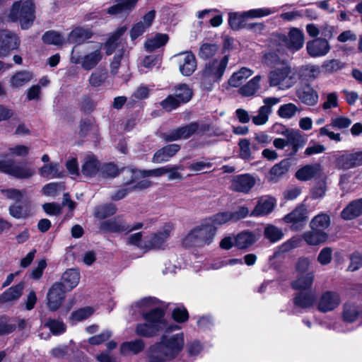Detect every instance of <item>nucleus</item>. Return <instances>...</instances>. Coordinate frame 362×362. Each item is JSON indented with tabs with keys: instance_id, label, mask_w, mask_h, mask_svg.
I'll return each instance as SVG.
<instances>
[{
	"instance_id": "obj_1",
	"label": "nucleus",
	"mask_w": 362,
	"mask_h": 362,
	"mask_svg": "<svg viewBox=\"0 0 362 362\" xmlns=\"http://www.w3.org/2000/svg\"><path fill=\"white\" fill-rule=\"evenodd\" d=\"M35 6L32 0L16 1L12 4L6 21L19 23L22 29L26 30L32 26L35 19Z\"/></svg>"
},
{
	"instance_id": "obj_2",
	"label": "nucleus",
	"mask_w": 362,
	"mask_h": 362,
	"mask_svg": "<svg viewBox=\"0 0 362 362\" xmlns=\"http://www.w3.org/2000/svg\"><path fill=\"white\" fill-rule=\"evenodd\" d=\"M142 317L145 322L138 324L135 329L136 334L140 337H151L167 328L164 311L160 308L153 309L148 313L142 312Z\"/></svg>"
},
{
	"instance_id": "obj_3",
	"label": "nucleus",
	"mask_w": 362,
	"mask_h": 362,
	"mask_svg": "<svg viewBox=\"0 0 362 362\" xmlns=\"http://www.w3.org/2000/svg\"><path fill=\"white\" fill-rule=\"evenodd\" d=\"M153 351H159L162 356L167 359L175 358L184 346L182 333L168 335L165 333L162 335L160 341L152 346Z\"/></svg>"
},
{
	"instance_id": "obj_4",
	"label": "nucleus",
	"mask_w": 362,
	"mask_h": 362,
	"mask_svg": "<svg viewBox=\"0 0 362 362\" xmlns=\"http://www.w3.org/2000/svg\"><path fill=\"white\" fill-rule=\"evenodd\" d=\"M216 233V228L204 220L199 226L192 229L184 238L183 244L187 247H202L212 242Z\"/></svg>"
},
{
	"instance_id": "obj_5",
	"label": "nucleus",
	"mask_w": 362,
	"mask_h": 362,
	"mask_svg": "<svg viewBox=\"0 0 362 362\" xmlns=\"http://www.w3.org/2000/svg\"><path fill=\"white\" fill-rule=\"evenodd\" d=\"M228 60V57L226 55L221 59H216L206 64L201 77L202 84L205 88L210 89L214 83L222 78Z\"/></svg>"
},
{
	"instance_id": "obj_6",
	"label": "nucleus",
	"mask_w": 362,
	"mask_h": 362,
	"mask_svg": "<svg viewBox=\"0 0 362 362\" xmlns=\"http://www.w3.org/2000/svg\"><path fill=\"white\" fill-rule=\"evenodd\" d=\"M268 81L271 87L281 90L289 89L294 84L290 65L283 63L279 66L274 67L268 74Z\"/></svg>"
},
{
	"instance_id": "obj_7",
	"label": "nucleus",
	"mask_w": 362,
	"mask_h": 362,
	"mask_svg": "<svg viewBox=\"0 0 362 362\" xmlns=\"http://www.w3.org/2000/svg\"><path fill=\"white\" fill-rule=\"evenodd\" d=\"M209 130V126H199L197 122H192L187 125L174 129L163 134L165 141H173L179 139H186L195 133H204Z\"/></svg>"
},
{
	"instance_id": "obj_8",
	"label": "nucleus",
	"mask_w": 362,
	"mask_h": 362,
	"mask_svg": "<svg viewBox=\"0 0 362 362\" xmlns=\"http://www.w3.org/2000/svg\"><path fill=\"white\" fill-rule=\"evenodd\" d=\"M75 47L72 49L70 61L71 63L78 64H80L84 70H91L94 69L103 58V53L101 48L99 45L94 47V49L83 57H81L75 52Z\"/></svg>"
},
{
	"instance_id": "obj_9",
	"label": "nucleus",
	"mask_w": 362,
	"mask_h": 362,
	"mask_svg": "<svg viewBox=\"0 0 362 362\" xmlns=\"http://www.w3.org/2000/svg\"><path fill=\"white\" fill-rule=\"evenodd\" d=\"M352 122L351 119L347 117L340 116L332 117L330 123L327 124L319 129V136H327L330 140L339 142L341 141V137L339 133H335L331 130L332 128L342 130L348 128Z\"/></svg>"
},
{
	"instance_id": "obj_10",
	"label": "nucleus",
	"mask_w": 362,
	"mask_h": 362,
	"mask_svg": "<svg viewBox=\"0 0 362 362\" xmlns=\"http://www.w3.org/2000/svg\"><path fill=\"white\" fill-rule=\"evenodd\" d=\"M0 170L19 179H27L35 174V169L23 163H16L13 160H1Z\"/></svg>"
},
{
	"instance_id": "obj_11",
	"label": "nucleus",
	"mask_w": 362,
	"mask_h": 362,
	"mask_svg": "<svg viewBox=\"0 0 362 362\" xmlns=\"http://www.w3.org/2000/svg\"><path fill=\"white\" fill-rule=\"evenodd\" d=\"M143 223H137L133 226L129 225L121 217H116L103 221L100 229L107 233L131 232L142 228Z\"/></svg>"
},
{
	"instance_id": "obj_12",
	"label": "nucleus",
	"mask_w": 362,
	"mask_h": 362,
	"mask_svg": "<svg viewBox=\"0 0 362 362\" xmlns=\"http://www.w3.org/2000/svg\"><path fill=\"white\" fill-rule=\"evenodd\" d=\"M173 228L172 223H166L160 230L153 233L147 240V250H165Z\"/></svg>"
},
{
	"instance_id": "obj_13",
	"label": "nucleus",
	"mask_w": 362,
	"mask_h": 362,
	"mask_svg": "<svg viewBox=\"0 0 362 362\" xmlns=\"http://www.w3.org/2000/svg\"><path fill=\"white\" fill-rule=\"evenodd\" d=\"M308 209L305 205H299L294 210L286 214L283 221L286 223L291 224L292 230L298 231L302 230L308 221Z\"/></svg>"
},
{
	"instance_id": "obj_14",
	"label": "nucleus",
	"mask_w": 362,
	"mask_h": 362,
	"mask_svg": "<svg viewBox=\"0 0 362 362\" xmlns=\"http://www.w3.org/2000/svg\"><path fill=\"white\" fill-rule=\"evenodd\" d=\"M279 40L291 52L300 50L304 45L305 36L303 32L297 28H292L288 35H281Z\"/></svg>"
},
{
	"instance_id": "obj_15",
	"label": "nucleus",
	"mask_w": 362,
	"mask_h": 362,
	"mask_svg": "<svg viewBox=\"0 0 362 362\" xmlns=\"http://www.w3.org/2000/svg\"><path fill=\"white\" fill-rule=\"evenodd\" d=\"M280 102V98L268 97L263 100L264 105L257 110V115L252 116V122L255 125L262 126L269 120V116L272 112V107Z\"/></svg>"
},
{
	"instance_id": "obj_16",
	"label": "nucleus",
	"mask_w": 362,
	"mask_h": 362,
	"mask_svg": "<svg viewBox=\"0 0 362 362\" xmlns=\"http://www.w3.org/2000/svg\"><path fill=\"white\" fill-rule=\"evenodd\" d=\"M20 40L18 36L8 30H0V57L8 56L11 51L18 49Z\"/></svg>"
},
{
	"instance_id": "obj_17",
	"label": "nucleus",
	"mask_w": 362,
	"mask_h": 362,
	"mask_svg": "<svg viewBox=\"0 0 362 362\" xmlns=\"http://www.w3.org/2000/svg\"><path fill=\"white\" fill-rule=\"evenodd\" d=\"M66 291L63 288V285L58 282L52 286L47 295V306L51 311H55L59 308Z\"/></svg>"
},
{
	"instance_id": "obj_18",
	"label": "nucleus",
	"mask_w": 362,
	"mask_h": 362,
	"mask_svg": "<svg viewBox=\"0 0 362 362\" xmlns=\"http://www.w3.org/2000/svg\"><path fill=\"white\" fill-rule=\"evenodd\" d=\"M175 57L179 64L180 71L182 75L189 76L196 70V58L191 52L179 53L176 54Z\"/></svg>"
},
{
	"instance_id": "obj_19",
	"label": "nucleus",
	"mask_w": 362,
	"mask_h": 362,
	"mask_svg": "<svg viewBox=\"0 0 362 362\" xmlns=\"http://www.w3.org/2000/svg\"><path fill=\"white\" fill-rule=\"evenodd\" d=\"M330 45L329 42L322 37H317L310 40L306 43V50L311 57H324L330 51Z\"/></svg>"
},
{
	"instance_id": "obj_20",
	"label": "nucleus",
	"mask_w": 362,
	"mask_h": 362,
	"mask_svg": "<svg viewBox=\"0 0 362 362\" xmlns=\"http://www.w3.org/2000/svg\"><path fill=\"white\" fill-rule=\"evenodd\" d=\"M255 179L250 175H239L232 179L230 188L234 192L246 194L255 186Z\"/></svg>"
},
{
	"instance_id": "obj_21",
	"label": "nucleus",
	"mask_w": 362,
	"mask_h": 362,
	"mask_svg": "<svg viewBox=\"0 0 362 362\" xmlns=\"http://www.w3.org/2000/svg\"><path fill=\"white\" fill-rule=\"evenodd\" d=\"M286 139L287 146L291 147V155H295L299 149L302 148L307 143L305 136L300 134L298 131L293 129H286L283 132Z\"/></svg>"
},
{
	"instance_id": "obj_22",
	"label": "nucleus",
	"mask_w": 362,
	"mask_h": 362,
	"mask_svg": "<svg viewBox=\"0 0 362 362\" xmlns=\"http://www.w3.org/2000/svg\"><path fill=\"white\" fill-rule=\"evenodd\" d=\"M340 303V298L337 293L333 291L324 292L318 302L317 309L322 313L334 310Z\"/></svg>"
},
{
	"instance_id": "obj_23",
	"label": "nucleus",
	"mask_w": 362,
	"mask_h": 362,
	"mask_svg": "<svg viewBox=\"0 0 362 362\" xmlns=\"http://www.w3.org/2000/svg\"><path fill=\"white\" fill-rule=\"evenodd\" d=\"M337 165L342 169L362 165V151L342 154L337 158Z\"/></svg>"
},
{
	"instance_id": "obj_24",
	"label": "nucleus",
	"mask_w": 362,
	"mask_h": 362,
	"mask_svg": "<svg viewBox=\"0 0 362 362\" xmlns=\"http://www.w3.org/2000/svg\"><path fill=\"white\" fill-rule=\"evenodd\" d=\"M296 96L301 103L309 106L315 105L319 99L317 91L308 84L299 88L296 90Z\"/></svg>"
},
{
	"instance_id": "obj_25",
	"label": "nucleus",
	"mask_w": 362,
	"mask_h": 362,
	"mask_svg": "<svg viewBox=\"0 0 362 362\" xmlns=\"http://www.w3.org/2000/svg\"><path fill=\"white\" fill-rule=\"evenodd\" d=\"M180 150V146L177 144L167 145L158 150L152 158L154 163H160L168 161Z\"/></svg>"
},
{
	"instance_id": "obj_26",
	"label": "nucleus",
	"mask_w": 362,
	"mask_h": 362,
	"mask_svg": "<svg viewBox=\"0 0 362 362\" xmlns=\"http://www.w3.org/2000/svg\"><path fill=\"white\" fill-rule=\"evenodd\" d=\"M322 173V167L319 163L305 165L300 168L296 173V177L300 181H308L316 176H318Z\"/></svg>"
},
{
	"instance_id": "obj_27",
	"label": "nucleus",
	"mask_w": 362,
	"mask_h": 362,
	"mask_svg": "<svg viewBox=\"0 0 362 362\" xmlns=\"http://www.w3.org/2000/svg\"><path fill=\"white\" fill-rule=\"evenodd\" d=\"M124 173L127 175L128 179L125 181L126 185H129L132 191L134 190H141L144 189H146L151 186V182L147 180H141L136 183H135L136 180L137 179L138 170L134 169L132 168H128L124 169Z\"/></svg>"
},
{
	"instance_id": "obj_28",
	"label": "nucleus",
	"mask_w": 362,
	"mask_h": 362,
	"mask_svg": "<svg viewBox=\"0 0 362 362\" xmlns=\"http://www.w3.org/2000/svg\"><path fill=\"white\" fill-rule=\"evenodd\" d=\"M137 1L138 0H114L115 4L108 8L107 13L112 15L127 13L135 7Z\"/></svg>"
},
{
	"instance_id": "obj_29",
	"label": "nucleus",
	"mask_w": 362,
	"mask_h": 362,
	"mask_svg": "<svg viewBox=\"0 0 362 362\" xmlns=\"http://www.w3.org/2000/svg\"><path fill=\"white\" fill-rule=\"evenodd\" d=\"M80 281V273L78 270L74 269H69L64 272L62 276V284L63 288L67 291L72 290L79 283Z\"/></svg>"
},
{
	"instance_id": "obj_30",
	"label": "nucleus",
	"mask_w": 362,
	"mask_h": 362,
	"mask_svg": "<svg viewBox=\"0 0 362 362\" xmlns=\"http://www.w3.org/2000/svg\"><path fill=\"white\" fill-rule=\"evenodd\" d=\"M257 240L258 238L255 233L244 230L235 237V246L239 249H245L252 245Z\"/></svg>"
},
{
	"instance_id": "obj_31",
	"label": "nucleus",
	"mask_w": 362,
	"mask_h": 362,
	"mask_svg": "<svg viewBox=\"0 0 362 362\" xmlns=\"http://www.w3.org/2000/svg\"><path fill=\"white\" fill-rule=\"evenodd\" d=\"M9 213L16 218H25L33 214V208L30 202H16L9 207Z\"/></svg>"
},
{
	"instance_id": "obj_32",
	"label": "nucleus",
	"mask_w": 362,
	"mask_h": 362,
	"mask_svg": "<svg viewBox=\"0 0 362 362\" xmlns=\"http://www.w3.org/2000/svg\"><path fill=\"white\" fill-rule=\"evenodd\" d=\"M274 206L275 200L273 198L261 199L250 215L251 216L267 215L273 211Z\"/></svg>"
},
{
	"instance_id": "obj_33",
	"label": "nucleus",
	"mask_w": 362,
	"mask_h": 362,
	"mask_svg": "<svg viewBox=\"0 0 362 362\" xmlns=\"http://www.w3.org/2000/svg\"><path fill=\"white\" fill-rule=\"evenodd\" d=\"M100 170V162L94 156L85 158L81 167L82 174L87 177H94Z\"/></svg>"
},
{
	"instance_id": "obj_34",
	"label": "nucleus",
	"mask_w": 362,
	"mask_h": 362,
	"mask_svg": "<svg viewBox=\"0 0 362 362\" xmlns=\"http://www.w3.org/2000/svg\"><path fill=\"white\" fill-rule=\"evenodd\" d=\"M362 214V198L351 202L341 213L344 220H351Z\"/></svg>"
},
{
	"instance_id": "obj_35",
	"label": "nucleus",
	"mask_w": 362,
	"mask_h": 362,
	"mask_svg": "<svg viewBox=\"0 0 362 362\" xmlns=\"http://www.w3.org/2000/svg\"><path fill=\"white\" fill-rule=\"evenodd\" d=\"M33 78L32 72L22 70L14 73L10 78V86L13 88H19L28 83Z\"/></svg>"
},
{
	"instance_id": "obj_36",
	"label": "nucleus",
	"mask_w": 362,
	"mask_h": 362,
	"mask_svg": "<svg viewBox=\"0 0 362 362\" xmlns=\"http://www.w3.org/2000/svg\"><path fill=\"white\" fill-rule=\"evenodd\" d=\"M303 238L308 245H317L325 243L328 238V235L322 230L312 229L310 231L305 232Z\"/></svg>"
},
{
	"instance_id": "obj_37",
	"label": "nucleus",
	"mask_w": 362,
	"mask_h": 362,
	"mask_svg": "<svg viewBox=\"0 0 362 362\" xmlns=\"http://www.w3.org/2000/svg\"><path fill=\"white\" fill-rule=\"evenodd\" d=\"M92 32L88 28H76L68 36V41L72 44H81L92 37Z\"/></svg>"
},
{
	"instance_id": "obj_38",
	"label": "nucleus",
	"mask_w": 362,
	"mask_h": 362,
	"mask_svg": "<svg viewBox=\"0 0 362 362\" xmlns=\"http://www.w3.org/2000/svg\"><path fill=\"white\" fill-rule=\"evenodd\" d=\"M279 8L276 7H264L250 9L241 13L243 18H263L279 12Z\"/></svg>"
},
{
	"instance_id": "obj_39",
	"label": "nucleus",
	"mask_w": 362,
	"mask_h": 362,
	"mask_svg": "<svg viewBox=\"0 0 362 362\" xmlns=\"http://www.w3.org/2000/svg\"><path fill=\"white\" fill-rule=\"evenodd\" d=\"M261 78L262 77L259 75H257L253 77L245 85L239 88V93L245 97H250L255 95L260 88L259 82Z\"/></svg>"
},
{
	"instance_id": "obj_40",
	"label": "nucleus",
	"mask_w": 362,
	"mask_h": 362,
	"mask_svg": "<svg viewBox=\"0 0 362 362\" xmlns=\"http://www.w3.org/2000/svg\"><path fill=\"white\" fill-rule=\"evenodd\" d=\"M23 288L24 284L23 282L10 287L0 296V302L7 303L18 299L22 295Z\"/></svg>"
},
{
	"instance_id": "obj_41",
	"label": "nucleus",
	"mask_w": 362,
	"mask_h": 362,
	"mask_svg": "<svg viewBox=\"0 0 362 362\" xmlns=\"http://www.w3.org/2000/svg\"><path fill=\"white\" fill-rule=\"evenodd\" d=\"M59 165L56 163L44 165L40 169V174L47 179L61 178L64 177V172L59 170Z\"/></svg>"
},
{
	"instance_id": "obj_42",
	"label": "nucleus",
	"mask_w": 362,
	"mask_h": 362,
	"mask_svg": "<svg viewBox=\"0 0 362 362\" xmlns=\"http://www.w3.org/2000/svg\"><path fill=\"white\" fill-rule=\"evenodd\" d=\"M289 168L288 162L283 160L274 165L270 170L268 179L270 182H276L284 175H285Z\"/></svg>"
},
{
	"instance_id": "obj_43",
	"label": "nucleus",
	"mask_w": 362,
	"mask_h": 362,
	"mask_svg": "<svg viewBox=\"0 0 362 362\" xmlns=\"http://www.w3.org/2000/svg\"><path fill=\"white\" fill-rule=\"evenodd\" d=\"M316 301V296L311 293H299L293 299L294 304L301 308H311Z\"/></svg>"
},
{
	"instance_id": "obj_44",
	"label": "nucleus",
	"mask_w": 362,
	"mask_h": 362,
	"mask_svg": "<svg viewBox=\"0 0 362 362\" xmlns=\"http://www.w3.org/2000/svg\"><path fill=\"white\" fill-rule=\"evenodd\" d=\"M252 74L253 71L250 69L243 67L233 74L228 80V84L232 87H238Z\"/></svg>"
},
{
	"instance_id": "obj_45",
	"label": "nucleus",
	"mask_w": 362,
	"mask_h": 362,
	"mask_svg": "<svg viewBox=\"0 0 362 362\" xmlns=\"http://www.w3.org/2000/svg\"><path fill=\"white\" fill-rule=\"evenodd\" d=\"M320 73V66L313 64L302 66L299 70L300 78L305 81H313L315 79L319 76Z\"/></svg>"
},
{
	"instance_id": "obj_46",
	"label": "nucleus",
	"mask_w": 362,
	"mask_h": 362,
	"mask_svg": "<svg viewBox=\"0 0 362 362\" xmlns=\"http://www.w3.org/2000/svg\"><path fill=\"white\" fill-rule=\"evenodd\" d=\"M168 41V35L158 33L154 37L149 38L146 41L145 48L147 51L152 52L165 45Z\"/></svg>"
},
{
	"instance_id": "obj_47",
	"label": "nucleus",
	"mask_w": 362,
	"mask_h": 362,
	"mask_svg": "<svg viewBox=\"0 0 362 362\" xmlns=\"http://www.w3.org/2000/svg\"><path fill=\"white\" fill-rule=\"evenodd\" d=\"M358 316L362 317V309L351 303H346L344 305L343 311V319L344 321L348 322H354Z\"/></svg>"
},
{
	"instance_id": "obj_48",
	"label": "nucleus",
	"mask_w": 362,
	"mask_h": 362,
	"mask_svg": "<svg viewBox=\"0 0 362 362\" xmlns=\"http://www.w3.org/2000/svg\"><path fill=\"white\" fill-rule=\"evenodd\" d=\"M173 95L182 104L189 102L192 97L193 93L187 84L181 83L174 88Z\"/></svg>"
},
{
	"instance_id": "obj_49",
	"label": "nucleus",
	"mask_w": 362,
	"mask_h": 362,
	"mask_svg": "<svg viewBox=\"0 0 362 362\" xmlns=\"http://www.w3.org/2000/svg\"><path fill=\"white\" fill-rule=\"evenodd\" d=\"M314 280V274L309 272L305 276H299L296 281L292 282V287L296 290H308L313 284Z\"/></svg>"
},
{
	"instance_id": "obj_50",
	"label": "nucleus",
	"mask_w": 362,
	"mask_h": 362,
	"mask_svg": "<svg viewBox=\"0 0 362 362\" xmlns=\"http://www.w3.org/2000/svg\"><path fill=\"white\" fill-rule=\"evenodd\" d=\"M145 344L142 339H135L134 341L124 342L122 344L120 350L122 354L132 352L138 354L144 350Z\"/></svg>"
},
{
	"instance_id": "obj_51",
	"label": "nucleus",
	"mask_w": 362,
	"mask_h": 362,
	"mask_svg": "<svg viewBox=\"0 0 362 362\" xmlns=\"http://www.w3.org/2000/svg\"><path fill=\"white\" fill-rule=\"evenodd\" d=\"M330 224L329 216L325 214H320L315 216L311 221L310 226L311 229L324 230Z\"/></svg>"
},
{
	"instance_id": "obj_52",
	"label": "nucleus",
	"mask_w": 362,
	"mask_h": 362,
	"mask_svg": "<svg viewBox=\"0 0 362 362\" xmlns=\"http://www.w3.org/2000/svg\"><path fill=\"white\" fill-rule=\"evenodd\" d=\"M117 212V207L113 204H107L97 206L95 209V216L99 219H104L112 216Z\"/></svg>"
},
{
	"instance_id": "obj_53",
	"label": "nucleus",
	"mask_w": 362,
	"mask_h": 362,
	"mask_svg": "<svg viewBox=\"0 0 362 362\" xmlns=\"http://www.w3.org/2000/svg\"><path fill=\"white\" fill-rule=\"evenodd\" d=\"M264 235L271 243H276L283 238L284 233L278 227L269 225L264 228Z\"/></svg>"
},
{
	"instance_id": "obj_54",
	"label": "nucleus",
	"mask_w": 362,
	"mask_h": 362,
	"mask_svg": "<svg viewBox=\"0 0 362 362\" xmlns=\"http://www.w3.org/2000/svg\"><path fill=\"white\" fill-rule=\"evenodd\" d=\"M299 111V108L295 104L289 103L281 105L277 113L283 119H291Z\"/></svg>"
},
{
	"instance_id": "obj_55",
	"label": "nucleus",
	"mask_w": 362,
	"mask_h": 362,
	"mask_svg": "<svg viewBox=\"0 0 362 362\" xmlns=\"http://www.w3.org/2000/svg\"><path fill=\"white\" fill-rule=\"evenodd\" d=\"M206 223L216 227L231 221L230 211H223L216 214L209 218L205 219Z\"/></svg>"
},
{
	"instance_id": "obj_56",
	"label": "nucleus",
	"mask_w": 362,
	"mask_h": 362,
	"mask_svg": "<svg viewBox=\"0 0 362 362\" xmlns=\"http://www.w3.org/2000/svg\"><path fill=\"white\" fill-rule=\"evenodd\" d=\"M346 64L339 59H328L325 60L322 65V70L325 73H334L344 69Z\"/></svg>"
},
{
	"instance_id": "obj_57",
	"label": "nucleus",
	"mask_w": 362,
	"mask_h": 362,
	"mask_svg": "<svg viewBox=\"0 0 362 362\" xmlns=\"http://www.w3.org/2000/svg\"><path fill=\"white\" fill-rule=\"evenodd\" d=\"M126 28H121L118 29L113 35H112L107 40L105 44L106 54L110 55L117 45L119 38L124 33Z\"/></svg>"
},
{
	"instance_id": "obj_58",
	"label": "nucleus",
	"mask_w": 362,
	"mask_h": 362,
	"mask_svg": "<svg viewBox=\"0 0 362 362\" xmlns=\"http://www.w3.org/2000/svg\"><path fill=\"white\" fill-rule=\"evenodd\" d=\"M45 326L48 327L54 335L62 334L66 330L65 324L59 320L48 319L45 323Z\"/></svg>"
},
{
	"instance_id": "obj_59",
	"label": "nucleus",
	"mask_w": 362,
	"mask_h": 362,
	"mask_svg": "<svg viewBox=\"0 0 362 362\" xmlns=\"http://www.w3.org/2000/svg\"><path fill=\"white\" fill-rule=\"evenodd\" d=\"M238 146L240 148V156L243 159L248 160L251 158V149L257 150V148L253 145L250 147V142L247 139H242L240 140L238 143Z\"/></svg>"
},
{
	"instance_id": "obj_60",
	"label": "nucleus",
	"mask_w": 362,
	"mask_h": 362,
	"mask_svg": "<svg viewBox=\"0 0 362 362\" xmlns=\"http://www.w3.org/2000/svg\"><path fill=\"white\" fill-rule=\"evenodd\" d=\"M107 73L105 70H96L93 72L89 78V83L94 87L101 86L107 79Z\"/></svg>"
},
{
	"instance_id": "obj_61",
	"label": "nucleus",
	"mask_w": 362,
	"mask_h": 362,
	"mask_svg": "<svg viewBox=\"0 0 362 362\" xmlns=\"http://www.w3.org/2000/svg\"><path fill=\"white\" fill-rule=\"evenodd\" d=\"M42 40L45 43L55 45H62L64 42L61 34L52 30L46 32L42 36Z\"/></svg>"
},
{
	"instance_id": "obj_62",
	"label": "nucleus",
	"mask_w": 362,
	"mask_h": 362,
	"mask_svg": "<svg viewBox=\"0 0 362 362\" xmlns=\"http://www.w3.org/2000/svg\"><path fill=\"white\" fill-rule=\"evenodd\" d=\"M217 50L218 46L216 45L205 43L201 46L199 52V56L202 59H206L214 56Z\"/></svg>"
},
{
	"instance_id": "obj_63",
	"label": "nucleus",
	"mask_w": 362,
	"mask_h": 362,
	"mask_svg": "<svg viewBox=\"0 0 362 362\" xmlns=\"http://www.w3.org/2000/svg\"><path fill=\"white\" fill-rule=\"evenodd\" d=\"M166 174L169 180H182L183 176L180 171L184 170V166L182 165H175L172 166H165Z\"/></svg>"
},
{
	"instance_id": "obj_64",
	"label": "nucleus",
	"mask_w": 362,
	"mask_h": 362,
	"mask_svg": "<svg viewBox=\"0 0 362 362\" xmlns=\"http://www.w3.org/2000/svg\"><path fill=\"white\" fill-rule=\"evenodd\" d=\"M127 243L129 245H135L140 249L147 251V240H142V233L141 232L129 235Z\"/></svg>"
}]
</instances>
